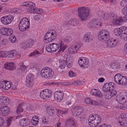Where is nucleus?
<instances>
[{
    "label": "nucleus",
    "mask_w": 127,
    "mask_h": 127,
    "mask_svg": "<svg viewBox=\"0 0 127 127\" xmlns=\"http://www.w3.org/2000/svg\"><path fill=\"white\" fill-rule=\"evenodd\" d=\"M110 38L109 32L106 30H102L100 31L98 34V39L99 40L107 41V47L112 48L116 46L118 42V40L115 38Z\"/></svg>",
    "instance_id": "obj_1"
},
{
    "label": "nucleus",
    "mask_w": 127,
    "mask_h": 127,
    "mask_svg": "<svg viewBox=\"0 0 127 127\" xmlns=\"http://www.w3.org/2000/svg\"><path fill=\"white\" fill-rule=\"evenodd\" d=\"M116 99L118 102L121 104L119 106L120 108L123 110L127 109V107L123 104L127 102V93H123L117 95Z\"/></svg>",
    "instance_id": "obj_2"
},
{
    "label": "nucleus",
    "mask_w": 127,
    "mask_h": 127,
    "mask_svg": "<svg viewBox=\"0 0 127 127\" xmlns=\"http://www.w3.org/2000/svg\"><path fill=\"white\" fill-rule=\"evenodd\" d=\"M101 120V118L97 114L90 115L88 121L91 127H96L100 123Z\"/></svg>",
    "instance_id": "obj_3"
},
{
    "label": "nucleus",
    "mask_w": 127,
    "mask_h": 127,
    "mask_svg": "<svg viewBox=\"0 0 127 127\" xmlns=\"http://www.w3.org/2000/svg\"><path fill=\"white\" fill-rule=\"evenodd\" d=\"M103 15V18L106 19L110 18L111 19L113 20L112 23L114 24L119 25L120 24L121 22L123 21L121 18L118 20V18L117 17L116 15L112 13H104Z\"/></svg>",
    "instance_id": "obj_4"
},
{
    "label": "nucleus",
    "mask_w": 127,
    "mask_h": 127,
    "mask_svg": "<svg viewBox=\"0 0 127 127\" xmlns=\"http://www.w3.org/2000/svg\"><path fill=\"white\" fill-rule=\"evenodd\" d=\"M40 75L43 78L50 79L53 76L54 72L51 68L46 67H44L41 70L40 72Z\"/></svg>",
    "instance_id": "obj_5"
},
{
    "label": "nucleus",
    "mask_w": 127,
    "mask_h": 127,
    "mask_svg": "<svg viewBox=\"0 0 127 127\" xmlns=\"http://www.w3.org/2000/svg\"><path fill=\"white\" fill-rule=\"evenodd\" d=\"M30 27V23L28 19L24 18L21 20L19 24V29L21 31L27 30Z\"/></svg>",
    "instance_id": "obj_6"
},
{
    "label": "nucleus",
    "mask_w": 127,
    "mask_h": 127,
    "mask_svg": "<svg viewBox=\"0 0 127 127\" xmlns=\"http://www.w3.org/2000/svg\"><path fill=\"white\" fill-rule=\"evenodd\" d=\"M79 16L82 20L85 19L89 14V10L88 8L84 7H79L78 9Z\"/></svg>",
    "instance_id": "obj_7"
},
{
    "label": "nucleus",
    "mask_w": 127,
    "mask_h": 127,
    "mask_svg": "<svg viewBox=\"0 0 127 127\" xmlns=\"http://www.w3.org/2000/svg\"><path fill=\"white\" fill-rule=\"evenodd\" d=\"M71 110L74 116L78 117L82 113V110L79 106H77L72 108Z\"/></svg>",
    "instance_id": "obj_8"
},
{
    "label": "nucleus",
    "mask_w": 127,
    "mask_h": 127,
    "mask_svg": "<svg viewBox=\"0 0 127 127\" xmlns=\"http://www.w3.org/2000/svg\"><path fill=\"white\" fill-rule=\"evenodd\" d=\"M13 19V16L9 15L6 17L4 16L1 19V22L5 25H7L11 23Z\"/></svg>",
    "instance_id": "obj_9"
},
{
    "label": "nucleus",
    "mask_w": 127,
    "mask_h": 127,
    "mask_svg": "<svg viewBox=\"0 0 127 127\" xmlns=\"http://www.w3.org/2000/svg\"><path fill=\"white\" fill-rule=\"evenodd\" d=\"M64 93L62 91H57L54 93V97L55 100L58 102H59L63 99Z\"/></svg>",
    "instance_id": "obj_10"
},
{
    "label": "nucleus",
    "mask_w": 127,
    "mask_h": 127,
    "mask_svg": "<svg viewBox=\"0 0 127 127\" xmlns=\"http://www.w3.org/2000/svg\"><path fill=\"white\" fill-rule=\"evenodd\" d=\"M78 62L79 65L81 67H87L89 66V62L88 60L86 58L84 57L80 58Z\"/></svg>",
    "instance_id": "obj_11"
},
{
    "label": "nucleus",
    "mask_w": 127,
    "mask_h": 127,
    "mask_svg": "<svg viewBox=\"0 0 127 127\" xmlns=\"http://www.w3.org/2000/svg\"><path fill=\"white\" fill-rule=\"evenodd\" d=\"M10 112L9 107L6 106L1 107L0 108V115L3 116H7Z\"/></svg>",
    "instance_id": "obj_12"
},
{
    "label": "nucleus",
    "mask_w": 127,
    "mask_h": 127,
    "mask_svg": "<svg viewBox=\"0 0 127 127\" xmlns=\"http://www.w3.org/2000/svg\"><path fill=\"white\" fill-rule=\"evenodd\" d=\"M26 86L29 87H32L33 85V75L32 74H29L26 77Z\"/></svg>",
    "instance_id": "obj_13"
},
{
    "label": "nucleus",
    "mask_w": 127,
    "mask_h": 127,
    "mask_svg": "<svg viewBox=\"0 0 127 127\" xmlns=\"http://www.w3.org/2000/svg\"><path fill=\"white\" fill-rule=\"evenodd\" d=\"M81 46L79 43L76 42L74 45L72 46L68 49V51L70 53H75L77 51Z\"/></svg>",
    "instance_id": "obj_14"
},
{
    "label": "nucleus",
    "mask_w": 127,
    "mask_h": 127,
    "mask_svg": "<svg viewBox=\"0 0 127 127\" xmlns=\"http://www.w3.org/2000/svg\"><path fill=\"white\" fill-rule=\"evenodd\" d=\"M115 87V84L113 82H110L109 83H106L104 85L102 89H103L104 91L108 90L109 91L112 89H113Z\"/></svg>",
    "instance_id": "obj_15"
},
{
    "label": "nucleus",
    "mask_w": 127,
    "mask_h": 127,
    "mask_svg": "<svg viewBox=\"0 0 127 127\" xmlns=\"http://www.w3.org/2000/svg\"><path fill=\"white\" fill-rule=\"evenodd\" d=\"M13 33V30L10 28H3L1 30V33L3 35L8 36L12 34Z\"/></svg>",
    "instance_id": "obj_16"
},
{
    "label": "nucleus",
    "mask_w": 127,
    "mask_h": 127,
    "mask_svg": "<svg viewBox=\"0 0 127 127\" xmlns=\"http://www.w3.org/2000/svg\"><path fill=\"white\" fill-rule=\"evenodd\" d=\"M40 96L41 98L43 99H47L50 96L49 90L47 89H45L41 91L40 92Z\"/></svg>",
    "instance_id": "obj_17"
},
{
    "label": "nucleus",
    "mask_w": 127,
    "mask_h": 127,
    "mask_svg": "<svg viewBox=\"0 0 127 127\" xmlns=\"http://www.w3.org/2000/svg\"><path fill=\"white\" fill-rule=\"evenodd\" d=\"M10 84L8 81L6 82V81H2L0 83V86L3 89L7 90L11 87Z\"/></svg>",
    "instance_id": "obj_18"
},
{
    "label": "nucleus",
    "mask_w": 127,
    "mask_h": 127,
    "mask_svg": "<svg viewBox=\"0 0 127 127\" xmlns=\"http://www.w3.org/2000/svg\"><path fill=\"white\" fill-rule=\"evenodd\" d=\"M101 22L100 20L94 19L91 20L90 22V26L91 28L96 27V26H101Z\"/></svg>",
    "instance_id": "obj_19"
},
{
    "label": "nucleus",
    "mask_w": 127,
    "mask_h": 127,
    "mask_svg": "<svg viewBox=\"0 0 127 127\" xmlns=\"http://www.w3.org/2000/svg\"><path fill=\"white\" fill-rule=\"evenodd\" d=\"M84 40L85 42H89L92 40L93 37L90 32L86 33L84 36Z\"/></svg>",
    "instance_id": "obj_20"
},
{
    "label": "nucleus",
    "mask_w": 127,
    "mask_h": 127,
    "mask_svg": "<svg viewBox=\"0 0 127 127\" xmlns=\"http://www.w3.org/2000/svg\"><path fill=\"white\" fill-rule=\"evenodd\" d=\"M10 103L9 99L6 96L0 97V104H6Z\"/></svg>",
    "instance_id": "obj_21"
},
{
    "label": "nucleus",
    "mask_w": 127,
    "mask_h": 127,
    "mask_svg": "<svg viewBox=\"0 0 127 127\" xmlns=\"http://www.w3.org/2000/svg\"><path fill=\"white\" fill-rule=\"evenodd\" d=\"M65 126L67 127H74L76 126L72 119L69 118L67 119L65 123Z\"/></svg>",
    "instance_id": "obj_22"
},
{
    "label": "nucleus",
    "mask_w": 127,
    "mask_h": 127,
    "mask_svg": "<svg viewBox=\"0 0 127 127\" xmlns=\"http://www.w3.org/2000/svg\"><path fill=\"white\" fill-rule=\"evenodd\" d=\"M122 76L120 74H118L115 75L114 79L116 83L117 84L120 85Z\"/></svg>",
    "instance_id": "obj_23"
},
{
    "label": "nucleus",
    "mask_w": 127,
    "mask_h": 127,
    "mask_svg": "<svg viewBox=\"0 0 127 127\" xmlns=\"http://www.w3.org/2000/svg\"><path fill=\"white\" fill-rule=\"evenodd\" d=\"M7 55L8 57L12 58L14 57L17 54V52L15 50H12L9 51Z\"/></svg>",
    "instance_id": "obj_24"
},
{
    "label": "nucleus",
    "mask_w": 127,
    "mask_h": 127,
    "mask_svg": "<svg viewBox=\"0 0 127 127\" xmlns=\"http://www.w3.org/2000/svg\"><path fill=\"white\" fill-rule=\"evenodd\" d=\"M119 29L116 28L114 30V34L117 36H120L121 37L124 36L125 35L122 33Z\"/></svg>",
    "instance_id": "obj_25"
},
{
    "label": "nucleus",
    "mask_w": 127,
    "mask_h": 127,
    "mask_svg": "<svg viewBox=\"0 0 127 127\" xmlns=\"http://www.w3.org/2000/svg\"><path fill=\"white\" fill-rule=\"evenodd\" d=\"M120 65L117 62L113 63L110 65L111 67L114 70H116L118 69L120 67Z\"/></svg>",
    "instance_id": "obj_26"
},
{
    "label": "nucleus",
    "mask_w": 127,
    "mask_h": 127,
    "mask_svg": "<svg viewBox=\"0 0 127 127\" xmlns=\"http://www.w3.org/2000/svg\"><path fill=\"white\" fill-rule=\"evenodd\" d=\"M14 64L11 63H6L4 64L5 68L10 70H13V69Z\"/></svg>",
    "instance_id": "obj_27"
},
{
    "label": "nucleus",
    "mask_w": 127,
    "mask_h": 127,
    "mask_svg": "<svg viewBox=\"0 0 127 127\" xmlns=\"http://www.w3.org/2000/svg\"><path fill=\"white\" fill-rule=\"evenodd\" d=\"M27 120L25 118L19 120V123L20 126L22 127H26L28 125Z\"/></svg>",
    "instance_id": "obj_28"
},
{
    "label": "nucleus",
    "mask_w": 127,
    "mask_h": 127,
    "mask_svg": "<svg viewBox=\"0 0 127 127\" xmlns=\"http://www.w3.org/2000/svg\"><path fill=\"white\" fill-rule=\"evenodd\" d=\"M47 112L50 116H52L54 114V110L53 108L49 107L47 108Z\"/></svg>",
    "instance_id": "obj_29"
},
{
    "label": "nucleus",
    "mask_w": 127,
    "mask_h": 127,
    "mask_svg": "<svg viewBox=\"0 0 127 127\" xmlns=\"http://www.w3.org/2000/svg\"><path fill=\"white\" fill-rule=\"evenodd\" d=\"M119 123L121 126L127 127V118L125 117L123 118L122 117L121 120H120Z\"/></svg>",
    "instance_id": "obj_30"
},
{
    "label": "nucleus",
    "mask_w": 127,
    "mask_h": 127,
    "mask_svg": "<svg viewBox=\"0 0 127 127\" xmlns=\"http://www.w3.org/2000/svg\"><path fill=\"white\" fill-rule=\"evenodd\" d=\"M23 6H26L30 8L33 7L35 6V4L33 2H24L23 3Z\"/></svg>",
    "instance_id": "obj_31"
},
{
    "label": "nucleus",
    "mask_w": 127,
    "mask_h": 127,
    "mask_svg": "<svg viewBox=\"0 0 127 127\" xmlns=\"http://www.w3.org/2000/svg\"><path fill=\"white\" fill-rule=\"evenodd\" d=\"M105 90V91H104L103 89H102V91L104 93L105 98L107 99H109L112 97L111 95V94H110V92L108 90Z\"/></svg>",
    "instance_id": "obj_32"
},
{
    "label": "nucleus",
    "mask_w": 127,
    "mask_h": 127,
    "mask_svg": "<svg viewBox=\"0 0 127 127\" xmlns=\"http://www.w3.org/2000/svg\"><path fill=\"white\" fill-rule=\"evenodd\" d=\"M51 44L53 52H54L58 50L59 48V45L58 44L56 43H51Z\"/></svg>",
    "instance_id": "obj_33"
},
{
    "label": "nucleus",
    "mask_w": 127,
    "mask_h": 127,
    "mask_svg": "<svg viewBox=\"0 0 127 127\" xmlns=\"http://www.w3.org/2000/svg\"><path fill=\"white\" fill-rule=\"evenodd\" d=\"M72 40V38L69 35L66 34L65 37L64 38V42L67 43H69Z\"/></svg>",
    "instance_id": "obj_34"
},
{
    "label": "nucleus",
    "mask_w": 127,
    "mask_h": 127,
    "mask_svg": "<svg viewBox=\"0 0 127 127\" xmlns=\"http://www.w3.org/2000/svg\"><path fill=\"white\" fill-rule=\"evenodd\" d=\"M24 104H20L18 106L17 109V112L18 114H19L20 112H22L23 110V107Z\"/></svg>",
    "instance_id": "obj_35"
},
{
    "label": "nucleus",
    "mask_w": 127,
    "mask_h": 127,
    "mask_svg": "<svg viewBox=\"0 0 127 127\" xmlns=\"http://www.w3.org/2000/svg\"><path fill=\"white\" fill-rule=\"evenodd\" d=\"M127 84V77L122 76L120 85H125Z\"/></svg>",
    "instance_id": "obj_36"
},
{
    "label": "nucleus",
    "mask_w": 127,
    "mask_h": 127,
    "mask_svg": "<svg viewBox=\"0 0 127 127\" xmlns=\"http://www.w3.org/2000/svg\"><path fill=\"white\" fill-rule=\"evenodd\" d=\"M52 45L51 44H49V45H47L45 49L46 50L49 52H50L51 53L53 52V50L52 49Z\"/></svg>",
    "instance_id": "obj_37"
},
{
    "label": "nucleus",
    "mask_w": 127,
    "mask_h": 127,
    "mask_svg": "<svg viewBox=\"0 0 127 127\" xmlns=\"http://www.w3.org/2000/svg\"><path fill=\"white\" fill-rule=\"evenodd\" d=\"M67 59H68L67 58V59L66 58L65 59L64 58V64L65 63V65H66L67 67L68 68H71L72 66V64L71 63H69V62L67 61L66 60H67Z\"/></svg>",
    "instance_id": "obj_38"
},
{
    "label": "nucleus",
    "mask_w": 127,
    "mask_h": 127,
    "mask_svg": "<svg viewBox=\"0 0 127 127\" xmlns=\"http://www.w3.org/2000/svg\"><path fill=\"white\" fill-rule=\"evenodd\" d=\"M13 120V117H12L9 118L7 120L6 122L5 123V125L7 127L9 126L10 125L11 121Z\"/></svg>",
    "instance_id": "obj_39"
},
{
    "label": "nucleus",
    "mask_w": 127,
    "mask_h": 127,
    "mask_svg": "<svg viewBox=\"0 0 127 127\" xmlns=\"http://www.w3.org/2000/svg\"><path fill=\"white\" fill-rule=\"evenodd\" d=\"M59 45H60V48L58 52H60L61 51H64V43L63 41L61 40L59 42Z\"/></svg>",
    "instance_id": "obj_40"
},
{
    "label": "nucleus",
    "mask_w": 127,
    "mask_h": 127,
    "mask_svg": "<svg viewBox=\"0 0 127 127\" xmlns=\"http://www.w3.org/2000/svg\"><path fill=\"white\" fill-rule=\"evenodd\" d=\"M120 31L122 32V33H123V34L124 35L125 33H126V31L127 29V27H126L124 26H122L121 27L119 28Z\"/></svg>",
    "instance_id": "obj_41"
},
{
    "label": "nucleus",
    "mask_w": 127,
    "mask_h": 127,
    "mask_svg": "<svg viewBox=\"0 0 127 127\" xmlns=\"http://www.w3.org/2000/svg\"><path fill=\"white\" fill-rule=\"evenodd\" d=\"M21 46L22 48L24 49L28 47V46L27 44V42H22L21 44Z\"/></svg>",
    "instance_id": "obj_42"
},
{
    "label": "nucleus",
    "mask_w": 127,
    "mask_h": 127,
    "mask_svg": "<svg viewBox=\"0 0 127 127\" xmlns=\"http://www.w3.org/2000/svg\"><path fill=\"white\" fill-rule=\"evenodd\" d=\"M120 5L123 7L127 6V0H123L120 2Z\"/></svg>",
    "instance_id": "obj_43"
},
{
    "label": "nucleus",
    "mask_w": 127,
    "mask_h": 127,
    "mask_svg": "<svg viewBox=\"0 0 127 127\" xmlns=\"http://www.w3.org/2000/svg\"><path fill=\"white\" fill-rule=\"evenodd\" d=\"M53 39H52L51 37H48V38H45L44 37V41L46 43H48L49 42L52 41Z\"/></svg>",
    "instance_id": "obj_44"
},
{
    "label": "nucleus",
    "mask_w": 127,
    "mask_h": 127,
    "mask_svg": "<svg viewBox=\"0 0 127 127\" xmlns=\"http://www.w3.org/2000/svg\"><path fill=\"white\" fill-rule=\"evenodd\" d=\"M40 53L38 51L35 50L33 52L31 53L29 55V56H35Z\"/></svg>",
    "instance_id": "obj_45"
},
{
    "label": "nucleus",
    "mask_w": 127,
    "mask_h": 127,
    "mask_svg": "<svg viewBox=\"0 0 127 127\" xmlns=\"http://www.w3.org/2000/svg\"><path fill=\"white\" fill-rule=\"evenodd\" d=\"M75 22L76 21L75 20L72 19L69 21L68 24H66L72 26H74V23H75Z\"/></svg>",
    "instance_id": "obj_46"
},
{
    "label": "nucleus",
    "mask_w": 127,
    "mask_h": 127,
    "mask_svg": "<svg viewBox=\"0 0 127 127\" xmlns=\"http://www.w3.org/2000/svg\"><path fill=\"white\" fill-rule=\"evenodd\" d=\"M69 76L71 77H75L76 75V74L75 73L73 72L72 71H70L68 72Z\"/></svg>",
    "instance_id": "obj_47"
},
{
    "label": "nucleus",
    "mask_w": 127,
    "mask_h": 127,
    "mask_svg": "<svg viewBox=\"0 0 127 127\" xmlns=\"http://www.w3.org/2000/svg\"><path fill=\"white\" fill-rule=\"evenodd\" d=\"M35 13L41 14L43 12V10L41 9L36 8H35Z\"/></svg>",
    "instance_id": "obj_48"
},
{
    "label": "nucleus",
    "mask_w": 127,
    "mask_h": 127,
    "mask_svg": "<svg viewBox=\"0 0 127 127\" xmlns=\"http://www.w3.org/2000/svg\"><path fill=\"white\" fill-rule=\"evenodd\" d=\"M109 91L110 93L111 97L115 96L117 94V91L113 89H112Z\"/></svg>",
    "instance_id": "obj_49"
},
{
    "label": "nucleus",
    "mask_w": 127,
    "mask_h": 127,
    "mask_svg": "<svg viewBox=\"0 0 127 127\" xmlns=\"http://www.w3.org/2000/svg\"><path fill=\"white\" fill-rule=\"evenodd\" d=\"M6 52L4 51H1L0 52V57H4L7 56Z\"/></svg>",
    "instance_id": "obj_50"
},
{
    "label": "nucleus",
    "mask_w": 127,
    "mask_h": 127,
    "mask_svg": "<svg viewBox=\"0 0 127 127\" xmlns=\"http://www.w3.org/2000/svg\"><path fill=\"white\" fill-rule=\"evenodd\" d=\"M42 18L41 16H40V15H37L35 16L34 19L35 20H37V21H38L40 19H41Z\"/></svg>",
    "instance_id": "obj_51"
},
{
    "label": "nucleus",
    "mask_w": 127,
    "mask_h": 127,
    "mask_svg": "<svg viewBox=\"0 0 127 127\" xmlns=\"http://www.w3.org/2000/svg\"><path fill=\"white\" fill-rule=\"evenodd\" d=\"M52 33V32L50 31V32H47L45 34L44 37L45 38H48V37H51V36Z\"/></svg>",
    "instance_id": "obj_52"
},
{
    "label": "nucleus",
    "mask_w": 127,
    "mask_h": 127,
    "mask_svg": "<svg viewBox=\"0 0 127 127\" xmlns=\"http://www.w3.org/2000/svg\"><path fill=\"white\" fill-rule=\"evenodd\" d=\"M49 121V119L48 118V117H44L43 119L42 120L43 122L45 124H47Z\"/></svg>",
    "instance_id": "obj_53"
},
{
    "label": "nucleus",
    "mask_w": 127,
    "mask_h": 127,
    "mask_svg": "<svg viewBox=\"0 0 127 127\" xmlns=\"http://www.w3.org/2000/svg\"><path fill=\"white\" fill-rule=\"evenodd\" d=\"M97 91L98 90H96L95 89H93L91 92V93L93 95L96 96Z\"/></svg>",
    "instance_id": "obj_54"
},
{
    "label": "nucleus",
    "mask_w": 127,
    "mask_h": 127,
    "mask_svg": "<svg viewBox=\"0 0 127 127\" xmlns=\"http://www.w3.org/2000/svg\"><path fill=\"white\" fill-rule=\"evenodd\" d=\"M91 100L90 98H85V102L86 104H90Z\"/></svg>",
    "instance_id": "obj_55"
},
{
    "label": "nucleus",
    "mask_w": 127,
    "mask_h": 127,
    "mask_svg": "<svg viewBox=\"0 0 127 127\" xmlns=\"http://www.w3.org/2000/svg\"><path fill=\"white\" fill-rule=\"evenodd\" d=\"M61 61V60H60V65L59 66V67L60 69H63L64 68V62Z\"/></svg>",
    "instance_id": "obj_56"
},
{
    "label": "nucleus",
    "mask_w": 127,
    "mask_h": 127,
    "mask_svg": "<svg viewBox=\"0 0 127 127\" xmlns=\"http://www.w3.org/2000/svg\"><path fill=\"white\" fill-rule=\"evenodd\" d=\"M28 12L32 13H35V12L34 8H30L28 9Z\"/></svg>",
    "instance_id": "obj_57"
},
{
    "label": "nucleus",
    "mask_w": 127,
    "mask_h": 127,
    "mask_svg": "<svg viewBox=\"0 0 127 127\" xmlns=\"http://www.w3.org/2000/svg\"><path fill=\"white\" fill-rule=\"evenodd\" d=\"M122 12L124 14L127 13V7L123 8L122 10Z\"/></svg>",
    "instance_id": "obj_58"
},
{
    "label": "nucleus",
    "mask_w": 127,
    "mask_h": 127,
    "mask_svg": "<svg viewBox=\"0 0 127 127\" xmlns=\"http://www.w3.org/2000/svg\"><path fill=\"white\" fill-rule=\"evenodd\" d=\"M104 14V13H103L101 11L98 12L97 13L98 16L101 18H103Z\"/></svg>",
    "instance_id": "obj_59"
},
{
    "label": "nucleus",
    "mask_w": 127,
    "mask_h": 127,
    "mask_svg": "<svg viewBox=\"0 0 127 127\" xmlns=\"http://www.w3.org/2000/svg\"><path fill=\"white\" fill-rule=\"evenodd\" d=\"M26 68L25 66L22 65L20 66V69L21 71L23 72L26 69Z\"/></svg>",
    "instance_id": "obj_60"
},
{
    "label": "nucleus",
    "mask_w": 127,
    "mask_h": 127,
    "mask_svg": "<svg viewBox=\"0 0 127 127\" xmlns=\"http://www.w3.org/2000/svg\"><path fill=\"white\" fill-rule=\"evenodd\" d=\"M7 40L6 39H4L2 40L1 42V43L4 45H6L7 43Z\"/></svg>",
    "instance_id": "obj_61"
},
{
    "label": "nucleus",
    "mask_w": 127,
    "mask_h": 127,
    "mask_svg": "<svg viewBox=\"0 0 127 127\" xmlns=\"http://www.w3.org/2000/svg\"><path fill=\"white\" fill-rule=\"evenodd\" d=\"M28 46V47L30 46H32L33 44V41H32V40H29V41L27 43Z\"/></svg>",
    "instance_id": "obj_62"
},
{
    "label": "nucleus",
    "mask_w": 127,
    "mask_h": 127,
    "mask_svg": "<svg viewBox=\"0 0 127 127\" xmlns=\"http://www.w3.org/2000/svg\"><path fill=\"white\" fill-rule=\"evenodd\" d=\"M36 121V120H34V119H33L32 118L31 120V122L32 125L35 126L37 125L38 121H37V122Z\"/></svg>",
    "instance_id": "obj_63"
},
{
    "label": "nucleus",
    "mask_w": 127,
    "mask_h": 127,
    "mask_svg": "<svg viewBox=\"0 0 127 127\" xmlns=\"http://www.w3.org/2000/svg\"><path fill=\"white\" fill-rule=\"evenodd\" d=\"M4 121L3 119L0 117V127L2 126L4 123Z\"/></svg>",
    "instance_id": "obj_64"
}]
</instances>
